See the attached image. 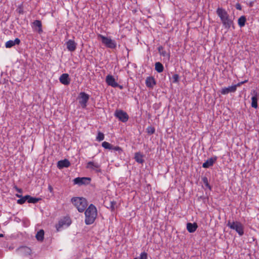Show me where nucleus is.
I'll return each mask as SVG.
<instances>
[{
    "label": "nucleus",
    "mask_w": 259,
    "mask_h": 259,
    "mask_svg": "<svg viewBox=\"0 0 259 259\" xmlns=\"http://www.w3.org/2000/svg\"><path fill=\"white\" fill-rule=\"evenodd\" d=\"M33 26L34 27H37L38 29L37 30V31L38 33L40 34L42 32V24L40 20H35L33 22Z\"/></svg>",
    "instance_id": "4be33fe9"
},
{
    "label": "nucleus",
    "mask_w": 259,
    "mask_h": 259,
    "mask_svg": "<svg viewBox=\"0 0 259 259\" xmlns=\"http://www.w3.org/2000/svg\"><path fill=\"white\" fill-rule=\"evenodd\" d=\"M16 196L18 198H20L18 200H17V203L19 204H23L26 201H28V195L23 196L22 195L18 194H16Z\"/></svg>",
    "instance_id": "412c9836"
},
{
    "label": "nucleus",
    "mask_w": 259,
    "mask_h": 259,
    "mask_svg": "<svg viewBox=\"0 0 259 259\" xmlns=\"http://www.w3.org/2000/svg\"><path fill=\"white\" fill-rule=\"evenodd\" d=\"M101 39L102 42L104 44L106 47L110 49H115L116 43L115 40L111 39L110 37L103 36L101 34L99 35Z\"/></svg>",
    "instance_id": "39448f33"
},
{
    "label": "nucleus",
    "mask_w": 259,
    "mask_h": 259,
    "mask_svg": "<svg viewBox=\"0 0 259 259\" xmlns=\"http://www.w3.org/2000/svg\"><path fill=\"white\" fill-rule=\"evenodd\" d=\"M227 225L231 229L235 230L240 236L244 234L243 226L240 222L238 221L231 222L229 221Z\"/></svg>",
    "instance_id": "20e7f679"
},
{
    "label": "nucleus",
    "mask_w": 259,
    "mask_h": 259,
    "mask_svg": "<svg viewBox=\"0 0 259 259\" xmlns=\"http://www.w3.org/2000/svg\"><path fill=\"white\" fill-rule=\"evenodd\" d=\"M91 181V179L90 178L87 177H82V178H76L73 180V182L74 184L78 185L79 186H81L82 185H88L89 184Z\"/></svg>",
    "instance_id": "1a4fd4ad"
},
{
    "label": "nucleus",
    "mask_w": 259,
    "mask_h": 259,
    "mask_svg": "<svg viewBox=\"0 0 259 259\" xmlns=\"http://www.w3.org/2000/svg\"><path fill=\"white\" fill-rule=\"evenodd\" d=\"M104 139V134L101 132H98L96 140L98 141H103Z\"/></svg>",
    "instance_id": "c756f323"
},
{
    "label": "nucleus",
    "mask_w": 259,
    "mask_h": 259,
    "mask_svg": "<svg viewBox=\"0 0 259 259\" xmlns=\"http://www.w3.org/2000/svg\"><path fill=\"white\" fill-rule=\"evenodd\" d=\"M21 42L20 39L16 38L14 40H10L6 42L5 47L7 48H11L15 45H19Z\"/></svg>",
    "instance_id": "f3484780"
},
{
    "label": "nucleus",
    "mask_w": 259,
    "mask_h": 259,
    "mask_svg": "<svg viewBox=\"0 0 259 259\" xmlns=\"http://www.w3.org/2000/svg\"><path fill=\"white\" fill-rule=\"evenodd\" d=\"M216 12L218 16L220 18L224 27L227 29H230L231 25L233 24V21L229 18L227 12L222 8H218Z\"/></svg>",
    "instance_id": "f03ea898"
},
{
    "label": "nucleus",
    "mask_w": 259,
    "mask_h": 259,
    "mask_svg": "<svg viewBox=\"0 0 259 259\" xmlns=\"http://www.w3.org/2000/svg\"><path fill=\"white\" fill-rule=\"evenodd\" d=\"M237 88L235 85L228 87L227 88H222L221 93L223 95H226L229 94V93H234L236 92Z\"/></svg>",
    "instance_id": "dca6fc26"
},
{
    "label": "nucleus",
    "mask_w": 259,
    "mask_h": 259,
    "mask_svg": "<svg viewBox=\"0 0 259 259\" xmlns=\"http://www.w3.org/2000/svg\"><path fill=\"white\" fill-rule=\"evenodd\" d=\"M70 165V162L67 159L60 160L57 162V167L60 169L64 167H68Z\"/></svg>",
    "instance_id": "4468645a"
},
{
    "label": "nucleus",
    "mask_w": 259,
    "mask_h": 259,
    "mask_svg": "<svg viewBox=\"0 0 259 259\" xmlns=\"http://www.w3.org/2000/svg\"><path fill=\"white\" fill-rule=\"evenodd\" d=\"M155 69L158 73H161L164 70V67L161 63L156 62L155 64Z\"/></svg>",
    "instance_id": "b1692460"
},
{
    "label": "nucleus",
    "mask_w": 259,
    "mask_h": 259,
    "mask_svg": "<svg viewBox=\"0 0 259 259\" xmlns=\"http://www.w3.org/2000/svg\"><path fill=\"white\" fill-rule=\"evenodd\" d=\"M217 157L214 156L213 157H211L208 159L205 162H204L202 164V167L203 168H209L210 166L213 165L214 163L217 161Z\"/></svg>",
    "instance_id": "ddd939ff"
},
{
    "label": "nucleus",
    "mask_w": 259,
    "mask_h": 259,
    "mask_svg": "<svg viewBox=\"0 0 259 259\" xmlns=\"http://www.w3.org/2000/svg\"><path fill=\"white\" fill-rule=\"evenodd\" d=\"M235 7H236V9H237L238 10H241V9H242L241 6L239 3H237L235 5Z\"/></svg>",
    "instance_id": "4c0bfd02"
},
{
    "label": "nucleus",
    "mask_w": 259,
    "mask_h": 259,
    "mask_svg": "<svg viewBox=\"0 0 259 259\" xmlns=\"http://www.w3.org/2000/svg\"><path fill=\"white\" fill-rule=\"evenodd\" d=\"M59 80L61 83L65 85L69 84L70 82V79L67 73L62 74L59 78Z\"/></svg>",
    "instance_id": "f8f14e48"
},
{
    "label": "nucleus",
    "mask_w": 259,
    "mask_h": 259,
    "mask_svg": "<svg viewBox=\"0 0 259 259\" xmlns=\"http://www.w3.org/2000/svg\"><path fill=\"white\" fill-rule=\"evenodd\" d=\"M48 189H49V190H50V192H52L53 191V187L51 185L49 186Z\"/></svg>",
    "instance_id": "a19ab883"
},
{
    "label": "nucleus",
    "mask_w": 259,
    "mask_h": 259,
    "mask_svg": "<svg viewBox=\"0 0 259 259\" xmlns=\"http://www.w3.org/2000/svg\"><path fill=\"white\" fill-rule=\"evenodd\" d=\"M65 224V223L64 222V221H60L59 223V228H60L61 227H62L63 226V225Z\"/></svg>",
    "instance_id": "ea45409f"
},
{
    "label": "nucleus",
    "mask_w": 259,
    "mask_h": 259,
    "mask_svg": "<svg viewBox=\"0 0 259 259\" xmlns=\"http://www.w3.org/2000/svg\"><path fill=\"white\" fill-rule=\"evenodd\" d=\"M40 200H41L40 198L33 197L28 195V203L35 204L37 203Z\"/></svg>",
    "instance_id": "a878e982"
},
{
    "label": "nucleus",
    "mask_w": 259,
    "mask_h": 259,
    "mask_svg": "<svg viewBox=\"0 0 259 259\" xmlns=\"http://www.w3.org/2000/svg\"><path fill=\"white\" fill-rule=\"evenodd\" d=\"M250 94L252 95L251 97V107L253 108L256 109L258 107L257 101L259 99V90H252L251 91Z\"/></svg>",
    "instance_id": "423d86ee"
},
{
    "label": "nucleus",
    "mask_w": 259,
    "mask_h": 259,
    "mask_svg": "<svg viewBox=\"0 0 259 259\" xmlns=\"http://www.w3.org/2000/svg\"><path fill=\"white\" fill-rule=\"evenodd\" d=\"M202 181L203 184L205 185V187L209 189V190H211V186L209 185L208 181V179L206 177H203L202 178Z\"/></svg>",
    "instance_id": "cd10ccee"
},
{
    "label": "nucleus",
    "mask_w": 259,
    "mask_h": 259,
    "mask_svg": "<svg viewBox=\"0 0 259 259\" xmlns=\"http://www.w3.org/2000/svg\"><path fill=\"white\" fill-rule=\"evenodd\" d=\"M71 202L80 212H83L88 205V201L83 197H73Z\"/></svg>",
    "instance_id": "7ed1b4c3"
},
{
    "label": "nucleus",
    "mask_w": 259,
    "mask_h": 259,
    "mask_svg": "<svg viewBox=\"0 0 259 259\" xmlns=\"http://www.w3.org/2000/svg\"><path fill=\"white\" fill-rule=\"evenodd\" d=\"M146 85L148 88H153L156 82L155 79L153 76L147 77L145 82Z\"/></svg>",
    "instance_id": "a211bd4d"
},
{
    "label": "nucleus",
    "mask_w": 259,
    "mask_h": 259,
    "mask_svg": "<svg viewBox=\"0 0 259 259\" xmlns=\"http://www.w3.org/2000/svg\"><path fill=\"white\" fill-rule=\"evenodd\" d=\"M172 82L173 83H177L179 81V75L178 74H175L172 77Z\"/></svg>",
    "instance_id": "473e14b6"
},
{
    "label": "nucleus",
    "mask_w": 259,
    "mask_h": 259,
    "mask_svg": "<svg viewBox=\"0 0 259 259\" xmlns=\"http://www.w3.org/2000/svg\"><path fill=\"white\" fill-rule=\"evenodd\" d=\"M14 188L15 189V190L18 192V193H22V192H23V190L22 189H20V188H19L18 187H17L16 186H14Z\"/></svg>",
    "instance_id": "e433bc0d"
},
{
    "label": "nucleus",
    "mask_w": 259,
    "mask_h": 259,
    "mask_svg": "<svg viewBox=\"0 0 259 259\" xmlns=\"http://www.w3.org/2000/svg\"><path fill=\"white\" fill-rule=\"evenodd\" d=\"M18 13L19 14H23L24 13V11H23V8H21V7H19V9H18Z\"/></svg>",
    "instance_id": "58836bf2"
},
{
    "label": "nucleus",
    "mask_w": 259,
    "mask_h": 259,
    "mask_svg": "<svg viewBox=\"0 0 259 259\" xmlns=\"http://www.w3.org/2000/svg\"><path fill=\"white\" fill-rule=\"evenodd\" d=\"M147 132L149 135H152L155 132V129L153 126H148L147 129Z\"/></svg>",
    "instance_id": "7c9ffc66"
},
{
    "label": "nucleus",
    "mask_w": 259,
    "mask_h": 259,
    "mask_svg": "<svg viewBox=\"0 0 259 259\" xmlns=\"http://www.w3.org/2000/svg\"><path fill=\"white\" fill-rule=\"evenodd\" d=\"M106 81L108 85L113 88H117L118 84L115 81V78L111 75H108L106 77Z\"/></svg>",
    "instance_id": "9b49d317"
},
{
    "label": "nucleus",
    "mask_w": 259,
    "mask_h": 259,
    "mask_svg": "<svg viewBox=\"0 0 259 259\" xmlns=\"http://www.w3.org/2000/svg\"><path fill=\"white\" fill-rule=\"evenodd\" d=\"M247 81H248L247 80H245L244 81H243L238 83L237 84H235V86L237 88V87H240L241 84H242L245 82H247Z\"/></svg>",
    "instance_id": "c9c22d12"
},
{
    "label": "nucleus",
    "mask_w": 259,
    "mask_h": 259,
    "mask_svg": "<svg viewBox=\"0 0 259 259\" xmlns=\"http://www.w3.org/2000/svg\"><path fill=\"white\" fill-rule=\"evenodd\" d=\"M253 2H250L249 3V7H252L253 6Z\"/></svg>",
    "instance_id": "79ce46f5"
},
{
    "label": "nucleus",
    "mask_w": 259,
    "mask_h": 259,
    "mask_svg": "<svg viewBox=\"0 0 259 259\" xmlns=\"http://www.w3.org/2000/svg\"><path fill=\"white\" fill-rule=\"evenodd\" d=\"M197 228L198 225L196 223H188L187 224V229L189 233H194Z\"/></svg>",
    "instance_id": "6ab92c4d"
},
{
    "label": "nucleus",
    "mask_w": 259,
    "mask_h": 259,
    "mask_svg": "<svg viewBox=\"0 0 259 259\" xmlns=\"http://www.w3.org/2000/svg\"><path fill=\"white\" fill-rule=\"evenodd\" d=\"M86 168L93 170H95L96 172H101L100 165L97 162L89 161L87 164Z\"/></svg>",
    "instance_id": "9d476101"
},
{
    "label": "nucleus",
    "mask_w": 259,
    "mask_h": 259,
    "mask_svg": "<svg viewBox=\"0 0 259 259\" xmlns=\"http://www.w3.org/2000/svg\"><path fill=\"white\" fill-rule=\"evenodd\" d=\"M111 150H113L118 151V154H120L123 151L122 149L120 147L114 146L113 145H112V148Z\"/></svg>",
    "instance_id": "2f4dec72"
},
{
    "label": "nucleus",
    "mask_w": 259,
    "mask_h": 259,
    "mask_svg": "<svg viewBox=\"0 0 259 259\" xmlns=\"http://www.w3.org/2000/svg\"><path fill=\"white\" fill-rule=\"evenodd\" d=\"M70 224V223H67V225H69Z\"/></svg>",
    "instance_id": "a18cd8bd"
},
{
    "label": "nucleus",
    "mask_w": 259,
    "mask_h": 259,
    "mask_svg": "<svg viewBox=\"0 0 259 259\" xmlns=\"http://www.w3.org/2000/svg\"><path fill=\"white\" fill-rule=\"evenodd\" d=\"M84 214L85 224L89 225L93 224L97 217V209L96 206L91 204L85 210Z\"/></svg>",
    "instance_id": "f257e3e1"
},
{
    "label": "nucleus",
    "mask_w": 259,
    "mask_h": 259,
    "mask_svg": "<svg viewBox=\"0 0 259 259\" xmlns=\"http://www.w3.org/2000/svg\"><path fill=\"white\" fill-rule=\"evenodd\" d=\"M45 232L43 230H40L36 234L35 237L39 241H42L44 239Z\"/></svg>",
    "instance_id": "5701e85b"
},
{
    "label": "nucleus",
    "mask_w": 259,
    "mask_h": 259,
    "mask_svg": "<svg viewBox=\"0 0 259 259\" xmlns=\"http://www.w3.org/2000/svg\"><path fill=\"white\" fill-rule=\"evenodd\" d=\"M144 155L141 152H136L135 154L134 159L135 161L140 164H143L144 162L143 159Z\"/></svg>",
    "instance_id": "aec40b11"
},
{
    "label": "nucleus",
    "mask_w": 259,
    "mask_h": 259,
    "mask_svg": "<svg viewBox=\"0 0 259 259\" xmlns=\"http://www.w3.org/2000/svg\"><path fill=\"white\" fill-rule=\"evenodd\" d=\"M4 236V235L3 234H0V237H3Z\"/></svg>",
    "instance_id": "c03bdc74"
},
{
    "label": "nucleus",
    "mask_w": 259,
    "mask_h": 259,
    "mask_svg": "<svg viewBox=\"0 0 259 259\" xmlns=\"http://www.w3.org/2000/svg\"><path fill=\"white\" fill-rule=\"evenodd\" d=\"M116 204V202L115 201H111L110 202V207L111 209V210H114L115 209V207H114V206Z\"/></svg>",
    "instance_id": "f704fd0d"
},
{
    "label": "nucleus",
    "mask_w": 259,
    "mask_h": 259,
    "mask_svg": "<svg viewBox=\"0 0 259 259\" xmlns=\"http://www.w3.org/2000/svg\"><path fill=\"white\" fill-rule=\"evenodd\" d=\"M147 258H148L147 253L144 251L141 253L140 256L138 258V259H147Z\"/></svg>",
    "instance_id": "72a5a7b5"
},
{
    "label": "nucleus",
    "mask_w": 259,
    "mask_h": 259,
    "mask_svg": "<svg viewBox=\"0 0 259 259\" xmlns=\"http://www.w3.org/2000/svg\"><path fill=\"white\" fill-rule=\"evenodd\" d=\"M158 51L159 53L160 54V55L165 57L166 56H167L168 59H169L170 57V54H167L166 52L165 51L163 50V47L162 46H159L158 48Z\"/></svg>",
    "instance_id": "bb28decb"
},
{
    "label": "nucleus",
    "mask_w": 259,
    "mask_h": 259,
    "mask_svg": "<svg viewBox=\"0 0 259 259\" xmlns=\"http://www.w3.org/2000/svg\"><path fill=\"white\" fill-rule=\"evenodd\" d=\"M79 103L81 105V106L83 108H85L87 106V103L90 98L89 95L84 92H81L79 94Z\"/></svg>",
    "instance_id": "6e6552de"
},
{
    "label": "nucleus",
    "mask_w": 259,
    "mask_h": 259,
    "mask_svg": "<svg viewBox=\"0 0 259 259\" xmlns=\"http://www.w3.org/2000/svg\"><path fill=\"white\" fill-rule=\"evenodd\" d=\"M66 44L67 49L70 52H74L76 49L77 44L73 40L69 39Z\"/></svg>",
    "instance_id": "2eb2a0df"
},
{
    "label": "nucleus",
    "mask_w": 259,
    "mask_h": 259,
    "mask_svg": "<svg viewBox=\"0 0 259 259\" xmlns=\"http://www.w3.org/2000/svg\"><path fill=\"white\" fill-rule=\"evenodd\" d=\"M246 22V18L245 16H241L238 20V24L240 27H243L245 26Z\"/></svg>",
    "instance_id": "393cba45"
},
{
    "label": "nucleus",
    "mask_w": 259,
    "mask_h": 259,
    "mask_svg": "<svg viewBox=\"0 0 259 259\" xmlns=\"http://www.w3.org/2000/svg\"><path fill=\"white\" fill-rule=\"evenodd\" d=\"M115 116L118 118L120 121L125 122L128 119V115L126 112L122 110H116L114 113Z\"/></svg>",
    "instance_id": "0eeeda50"
},
{
    "label": "nucleus",
    "mask_w": 259,
    "mask_h": 259,
    "mask_svg": "<svg viewBox=\"0 0 259 259\" xmlns=\"http://www.w3.org/2000/svg\"><path fill=\"white\" fill-rule=\"evenodd\" d=\"M118 88H119L120 89H123V87L122 85H119L118 84V85L117 86Z\"/></svg>",
    "instance_id": "37998d69"
},
{
    "label": "nucleus",
    "mask_w": 259,
    "mask_h": 259,
    "mask_svg": "<svg viewBox=\"0 0 259 259\" xmlns=\"http://www.w3.org/2000/svg\"><path fill=\"white\" fill-rule=\"evenodd\" d=\"M102 146L106 149L111 150L112 148V145L106 141L102 143Z\"/></svg>",
    "instance_id": "c85d7f7f"
}]
</instances>
